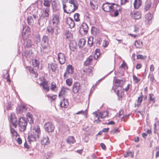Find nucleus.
Returning a JSON list of instances; mask_svg holds the SVG:
<instances>
[{"label":"nucleus","mask_w":159,"mask_h":159,"mask_svg":"<svg viewBox=\"0 0 159 159\" xmlns=\"http://www.w3.org/2000/svg\"><path fill=\"white\" fill-rule=\"evenodd\" d=\"M48 67L49 69H51L53 72H54L56 71L57 67V64L54 63H52L48 65Z\"/></svg>","instance_id":"nucleus-33"},{"label":"nucleus","mask_w":159,"mask_h":159,"mask_svg":"<svg viewBox=\"0 0 159 159\" xmlns=\"http://www.w3.org/2000/svg\"><path fill=\"white\" fill-rule=\"evenodd\" d=\"M45 130L48 132H53L54 129V126L53 125L51 122H47L44 125Z\"/></svg>","instance_id":"nucleus-7"},{"label":"nucleus","mask_w":159,"mask_h":159,"mask_svg":"<svg viewBox=\"0 0 159 159\" xmlns=\"http://www.w3.org/2000/svg\"><path fill=\"white\" fill-rule=\"evenodd\" d=\"M69 89L66 87H65L64 86L61 87V90L59 93L58 97L60 98H63V96L65 95L66 93V92L67 90Z\"/></svg>","instance_id":"nucleus-16"},{"label":"nucleus","mask_w":159,"mask_h":159,"mask_svg":"<svg viewBox=\"0 0 159 159\" xmlns=\"http://www.w3.org/2000/svg\"><path fill=\"white\" fill-rule=\"evenodd\" d=\"M93 37L92 36H90L88 38V44L89 46L91 47L93 44Z\"/></svg>","instance_id":"nucleus-46"},{"label":"nucleus","mask_w":159,"mask_h":159,"mask_svg":"<svg viewBox=\"0 0 159 159\" xmlns=\"http://www.w3.org/2000/svg\"><path fill=\"white\" fill-rule=\"evenodd\" d=\"M52 22L53 25L55 27H57L59 20L60 15L59 13L54 14L52 15Z\"/></svg>","instance_id":"nucleus-8"},{"label":"nucleus","mask_w":159,"mask_h":159,"mask_svg":"<svg viewBox=\"0 0 159 159\" xmlns=\"http://www.w3.org/2000/svg\"><path fill=\"white\" fill-rule=\"evenodd\" d=\"M135 46L137 48H142L143 45V43L140 40L136 41L134 43Z\"/></svg>","instance_id":"nucleus-40"},{"label":"nucleus","mask_w":159,"mask_h":159,"mask_svg":"<svg viewBox=\"0 0 159 159\" xmlns=\"http://www.w3.org/2000/svg\"><path fill=\"white\" fill-rule=\"evenodd\" d=\"M65 35L66 38L69 40L72 37V34L69 30H66L65 32Z\"/></svg>","instance_id":"nucleus-44"},{"label":"nucleus","mask_w":159,"mask_h":159,"mask_svg":"<svg viewBox=\"0 0 159 159\" xmlns=\"http://www.w3.org/2000/svg\"><path fill=\"white\" fill-rule=\"evenodd\" d=\"M3 77L4 78L7 79V82L9 83L10 82L11 80L9 78V75L7 71V72L5 74L3 75Z\"/></svg>","instance_id":"nucleus-50"},{"label":"nucleus","mask_w":159,"mask_h":159,"mask_svg":"<svg viewBox=\"0 0 159 159\" xmlns=\"http://www.w3.org/2000/svg\"><path fill=\"white\" fill-rule=\"evenodd\" d=\"M18 129L21 132L25 131L26 128L27 122L26 118L23 117H20L18 122Z\"/></svg>","instance_id":"nucleus-3"},{"label":"nucleus","mask_w":159,"mask_h":159,"mask_svg":"<svg viewBox=\"0 0 159 159\" xmlns=\"http://www.w3.org/2000/svg\"><path fill=\"white\" fill-rule=\"evenodd\" d=\"M27 119L28 120L30 123H32L33 122L32 115L30 112H28L27 115Z\"/></svg>","instance_id":"nucleus-36"},{"label":"nucleus","mask_w":159,"mask_h":159,"mask_svg":"<svg viewBox=\"0 0 159 159\" xmlns=\"http://www.w3.org/2000/svg\"><path fill=\"white\" fill-rule=\"evenodd\" d=\"M25 110V107L24 106H20L18 108L19 112L20 113H21Z\"/></svg>","instance_id":"nucleus-53"},{"label":"nucleus","mask_w":159,"mask_h":159,"mask_svg":"<svg viewBox=\"0 0 159 159\" xmlns=\"http://www.w3.org/2000/svg\"><path fill=\"white\" fill-rule=\"evenodd\" d=\"M59 30L57 27H55L53 28L51 26H48L47 27L46 32L49 35H52L54 33L55 34H58V30Z\"/></svg>","instance_id":"nucleus-5"},{"label":"nucleus","mask_w":159,"mask_h":159,"mask_svg":"<svg viewBox=\"0 0 159 159\" xmlns=\"http://www.w3.org/2000/svg\"><path fill=\"white\" fill-rule=\"evenodd\" d=\"M66 71L68 74H72L74 72V68L72 65H69L66 67Z\"/></svg>","instance_id":"nucleus-26"},{"label":"nucleus","mask_w":159,"mask_h":159,"mask_svg":"<svg viewBox=\"0 0 159 159\" xmlns=\"http://www.w3.org/2000/svg\"><path fill=\"white\" fill-rule=\"evenodd\" d=\"M100 55V49H97L95 51V53L94 57L95 59H97Z\"/></svg>","instance_id":"nucleus-47"},{"label":"nucleus","mask_w":159,"mask_h":159,"mask_svg":"<svg viewBox=\"0 0 159 159\" xmlns=\"http://www.w3.org/2000/svg\"><path fill=\"white\" fill-rule=\"evenodd\" d=\"M48 138L47 136L44 137L41 141V143L42 145H47L49 143Z\"/></svg>","instance_id":"nucleus-32"},{"label":"nucleus","mask_w":159,"mask_h":159,"mask_svg":"<svg viewBox=\"0 0 159 159\" xmlns=\"http://www.w3.org/2000/svg\"><path fill=\"white\" fill-rule=\"evenodd\" d=\"M30 29L29 26H23V32L22 34V37L24 38V36L25 34H26L30 32Z\"/></svg>","instance_id":"nucleus-27"},{"label":"nucleus","mask_w":159,"mask_h":159,"mask_svg":"<svg viewBox=\"0 0 159 159\" xmlns=\"http://www.w3.org/2000/svg\"><path fill=\"white\" fill-rule=\"evenodd\" d=\"M80 89V83L78 82H74L72 87V92L75 94L78 93Z\"/></svg>","instance_id":"nucleus-10"},{"label":"nucleus","mask_w":159,"mask_h":159,"mask_svg":"<svg viewBox=\"0 0 159 159\" xmlns=\"http://www.w3.org/2000/svg\"><path fill=\"white\" fill-rule=\"evenodd\" d=\"M127 155L128 156H130L132 158L134 157V152L132 151H129L127 152Z\"/></svg>","instance_id":"nucleus-58"},{"label":"nucleus","mask_w":159,"mask_h":159,"mask_svg":"<svg viewBox=\"0 0 159 159\" xmlns=\"http://www.w3.org/2000/svg\"><path fill=\"white\" fill-rule=\"evenodd\" d=\"M142 3V0H134V6L135 9H137L141 6Z\"/></svg>","instance_id":"nucleus-31"},{"label":"nucleus","mask_w":159,"mask_h":159,"mask_svg":"<svg viewBox=\"0 0 159 159\" xmlns=\"http://www.w3.org/2000/svg\"><path fill=\"white\" fill-rule=\"evenodd\" d=\"M31 67H29V69L30 70V72L31 73H32V74H34V77H36L38 75V73H35V71H34V70H33V69H32L31 70H30V69H31Z\"/></svg>","instance_id":"nucleus-59"},{"label":"nucleus","mask_w":159,"mask_h":159,"mask_svg":"<svg viewBox=\"0 0 159 159\" xmlns=\"http://www.w3.org/2000/svg\"><path fill=\"white\" fill-rule=\"evenodd\" d=\"M40 37L39 35H37L36 37L35 41L37 43H38L40 41Z\"/></svg>","instance_id":"nucleus-63"},{"label":"nucleus","mask_w":159,"mask_h":159,"mask_svg":"<svg viewBox=\"0 0 159 159\" xmlns=\"http://www.w3.org/2000/svg\"><path fill=\"white\" fill-rule=\"evenodd\" d=\"M88 26L85 23H83L80 27L79 31L80 33L82 35H85L88 32Z\"/></svg>","instance_id":"nucleus-6"},{"label":"nucleus","mask_w":159,"mask_h":159,"mask_svg":"<svg viewBox=\"0 0 159 159\" xmlns=\"http://www.w3.org/2000/svg\"><path fill=\"white\" fill-rule=\"evenodd\" d=\"M115 83L116 84V87L115 88V91H117L118 92H119V89H117L118 88L121 89L123 85V81L122 80L116 79L115 80Z\"/></svg>","instance_id":"nucleus-13"},{"label":"nucleus","mask_w":159,"mask_h":159,"mask_svg":"<svg viewBox=\"0 0 159 159\" xmlns=\"http://www.w3.org/2000/svg\"><path fill=\"white\" fill-rule=\"evenodd\" d=\"M48 98H49V100L51 101H53L56 98V95H54L52 94H49L47 95Z\"/></svg>","instance_id":"nucleus-48"},{"label":"nucleus","mask_w":159,"mask_h":159,"mask_svg":"<svg viewBox=\"0 0 159 159\" xmlns=\"http://www.w3.org/2000/svg\"><path fill=\"white\" fill-rule=\"evenodd\" d=\"M93 68L92 66H90L88 68L84 70V71L89 76H92L93 73H92Z\"/></svg>","instance_id":"nucleus-30"},{"label":"nucleus","mask_w":159,"mask_h":159,"mask_svg":"<svg viewBox=\"0 0 159 159\" xmlns=\"http://www.w3.org/2000/svg\"><path fill=\"white\" fill-rule=\"evenodd\" d=\"M41 2L44 7H46V8L50 9L52 0H43Z\"/></svg>","instance_id":"nucleus-22"},{"label":"nucleus","mask_w":159,"mask_h":159,"mask_svg":"<svg viewBox=\"0 0 159 159\" xmlns=\"http://www.w3.org/2000/svg\"><path fill=\"white\" fill-rule=\"evenodd\" d=\"M140 27L138 25H136L134 26V31L135 32H139V28Z\"/></svg>","instance_id":"nucleus-60"},{"label":"nucleus","mask_w":159,"mask_h":159,"mask_svg":"<svg viewBox=\"0 0 159 159\" xmlns=\"http://www.w3.org/2000/svg\"><path fill=\"white\" fill-rule=\"evenodd\" d=\"M86 40L84 39H80L78 42V44L80 48H83L85 45Z\"/></svg>","instance_id":"nucleus-37"},{"label":"nucleus","mask_w":159,"mask_h":159,"mask_svg":"<svg viewBox=\"0 0 159 159\" xmlns=\"http://www.w3.org/2000/svg\"><path fill=\"white\" fill-rule=\"evenodd\" d=\"M119 7V5H117V6H114V9H112L111 12H114V16L115 17H116L119 15V12L121 11L120 8H118Z\"/></svg>","instance_id":"nucleus-25"},{"label":"nucleus","mask_w":159,"mask_h":159,"mask_svg":"<svg viewBox=\"0 0 159 159\" xmlns=\"http://www.w3.org/2000/svg\"><path fill=\"white\" fill-rule=\"evenodd\" d=\"M93 114L94 115L95 117V120L94 121L96 122L97 123H98L100 121L99 119V115H98V114L97 113V111L94 112L93 113Z\"/></svg>","instance_id":"nucleus-41"},{"label":"nucleus","mask_w":159,"mask_h":159,"mask_svg":"<svg viewBox=\"0 0 159 159\" xmlns=\"http://www.w3.org/2000/svg\"><path fill=\"white\" fill-rule=\"evenodd\" d=\"M80 14L78 13H76L74 15V18L76 21H79L80 20L79 19Z\"/></svg>","instance_id":"nucleus-51"},{"label":"nucleus","mask_w":159,"mask_h":159,"mask_svg":"<svg viewBox=\"0 0 159 159\" xmlns=\"http://www.w3.org/2000/svg\"><path fill=\"white\" fill-rule=\"evenodd\" d=\"M10 131L11 134L13 136H16L17 134V132L15 131V129L11 127H10Z\"/></svg>","instance_id":"nucleus-55"},{"label":"nucleus","mask_w":159,"mask_h":159,"mask_svg":"<svg viewBox=\"0 0 159 159\" xmlns=\"http://www.w3.org/2000/svg\"><path fill=\"white\" fill-rule=\"evenodd\" d=\"M24 54L28 60H30L33 58V53L32 50H25L24 52Z\"/></svg>","instance_id":"nucleus-14"},{"label":"nucleus","mask_w":159,"mask_h":159,"mask_svg":"<svg viewBox=\"0 0 159 159\" xmlns=\"http://www.w3.org/2000/svg\"><path fill=\"white\" fill-rule=\"evenodd\" d=\"M48 19L40 16L38 20V23L39 25L41 26H43L46 23Z\"/></svg>","instance_id":"nucleus-21"},{"label":"nucleus","mask_w":159,"mask_h":159,"mask_svg":"<svg viewBox=\"0 0 159 159\" xmlns=\"http://www.w3.org/2000/svg\"><path fill=\"white\" fill-rule=\"evenodd\" d=\"M32 43L30 40L29 39H26L24 43V45L25 46L29 47L32 45Z\"/></svg>","instance_id":"nucleus-39"},{"label":"nucleus","mask_w":159,"mask_h":159,"mask_svg":"<svg viewBox=\"0 0 159 159\" xmlns=\"http://www.w3.org/2000/svg\"><path fill=\"white\" fill-rule=\"evenodd\" d=\"M66 85L69 87L72 85L73 83V80L72 78H69L66 79Z\"/></svg>","instance_id":"nucleus-42"},{"label":"nucleus","mask_w":159,"mask_h":159,"mask_svg":"<svg viewBox=\"0 0 159 159\" xmlns=\"http://www.w3.org/2000/svg\"><path fill=\"white\" fill-rule=\"evenodd\" d=\"M49 11L50 9L46 8H43V9L42 14L40 16L48 19L49 15L48 12Z\"/></svg>","instance_id":"nucleus-17"},{"label":"nucleus","mask_w":159,"mask_h":159,"mask_svg":"<svg viewBox=\"0 0 159 159\" xmlns=\"http://www.w3.org/2000/svg\"><path fill=\"white\" fill-rule=\"evenodd\" d=\"M58 59L60 64H63L66 61V58L65 55L62 53L59 52L58 55Z\"/></svg>","instance_id":"nucleus-12"},{"label":"nucleus","mask_w":159,"mask_h":159,"mask_svg":"<svg viewBox=\"0 0 159 159\" xmlns=\"http://www.w3.org/2000/svg\"><path fill=\"white\" fill-rule=\"evenodd\" d=\"M90 5L91 7L94 10H95L98 8V5L95 4L92 2H90Z\"/></svg>","instance_id":"nucleus-56"},{"label":"nucleus","mask_w":159,"mask_h":159,"mask_svg":"<svg viewBox=\"0 0 159 159\" xmlns=\"http://www.w3.org/2000/svg\"><path fill=\"white\" fill-rule=\"evenodd\" d=\"M40 85L42 86L45 92H47L49 91V88L47 82L43 81L40 84Z\"/></svg>","instance_id":"nucleus-20"},{"label":"nucleus","mask_w":159,"mask_h":159,"mask_svg":"<svg viewBox=\"0 0 159 159\" xmlns=\"http://www.w3.org/2000/svg\"><path fill=\"white\" fill-rule=\"evenodd\" d=\"M33 134H35L37 137H39L41 135V131L39 126L35 125L34 126L33 129Z\"/></svg>","instance_id":"nucleus-11"},{"label":"nucleus","mask_w":159,"mask_h":159,"mask_svg":"<svg viewBox=\"0 0 159 159\" xmlns=\"http://www.w3.org/2000/svg\"><path fill=\"white\" fill-rule=\"evenodd\" d=\"M151 4L152 2L150 1H148L147 2L144 7V9L146 11H147L149 9L151 6Z\"/></svg>","instance_id":"nucleus-45"},{"label":"nucleus","mask_w":159,"mask_h":159,"mask_svg":"<svg viewBox=\"0 0 159 159\" xmlns=\"http://www.w3.org/2000/svg\"><path fill=\"white\" fill-rule=\"evenodd\" d=\"M152 15L150 13H148L145 15V19L146 21H147L148 24H150L151 23V20L152 18Z\"/></svg>","instance_id":"nucleus-29"},{"label":"nucleus","mask_w":159,"mask_h":159,"mask_svg":"<svg viewBox=\"0 0 159 159\" xmlns=\"http://www.w3.org/2000/svg\"><path fill=\"white\" fill-rule=\"evenodd\" d=\"M51 89L54 91L57 90L56 83L53 82H52L51 84Z\"/></svg>","instance_id":"nucleus-49"},{"label":"nucleus","mask_w":159,"mask_h":159,"mask_svg":"<svg viewBox=\"0 0 159 159\" xmlns=\"http://www.w3.org/2000/svg\"><path fill=\"white\" fill-rule=\"evenodd\" d=\"M142 95L138 98L136 104H135V106L137 105V107L139 106L141 104V102L143 101Z\"/></svg>","instance_id":"nucleus-43"},{"label":"nucleus","mask_w":159,"mask_h":159,"mask_svg":"<svg viewBox=\"0 0 159 159\" xmlns=\"http://www.w3.org/2000/svg\"><path fill=\"white\" fill-rule=\"evenodd\" d=\"M68 2L71 5L67 6V10H65V12L70 14L78 9V5L75 0H69Z\"/></svg>","instance_id":"nucleus-2"},{"label":"nucleus","mask_w":159,"mask_h":159,"mask_svg":"<svg viewBox=\"0 0 159 159\" xmlns=\"http://www.w3.org/2000/svg\"><path fill=\"white\" fill-rule=\"evenodd\" d=\"M133 80L134 83H137L140 81V79L138 78L135 75L133 76Z\"/></svg>","instance_id":"nucleus-54"},{"label":"nucleus","mask_w":159,"mask_h":159,"mask_svg":"<svg viewBox=\"0 0 159 159\" xmlns=\"http://www.w3.org/2000/svg\"><path fill=\"white\" fill-rule=\"evenodd\" d=\"M33 66L34 67H37L39 65L38 61L37 60L34 59L32 62Z\"/></svg>","instance_id":"nucleus-52"},{"label":"nucleus","mask_w":159,"mask_h":159,"mask_svg":"<svg viewBox=\"0 0 159 159\" xmlns=\"http://www.w3.org/2000/svg\"><path fill=\"white\" fill-rule=\"evenodd\" d=\"M130 14L131 16L135 19H139L141 17L140 12L136 11H131Z\"/></svg>","instance_id":"nucleus-18"},{"label":"nucleus","mask_w":159,"mask_h":159,"mask_svg":"<svg viewBox=\"0 0 159 159\" xmlns=\"http://www.w3.org/2000/svg\"><path fill=\"white\" fill-rule=\"evenodd\" d=\"M86 114V110L85 111H79L76 113V115H79L81 114L82 115Z\"/></svg>","instance_id":"nucleus-61"},{"label":"nucleus","mask_w":159,"mask_h":159,"mask_svg":"<svg viewBox=\"0 0 159 159\" xmlns=\"http://www.w3.org/2000/svg\"><path fill=\"white\" fill-rule=\"evenodd\" d=\"M28 24L30 25H32L34 23V20L32 18V16H30L28 17L27 19Z\"/></svg>","instance_id":"nucleus-35"},{"label":"nucleus","mask_w":159,"mask_h":159,"mask_svg":"<svg viewBox=\"0 0 159 159\" xmlns=\"http://www.w3.org/2000/svg\"><path fill=\"white\" fill-rule=\"evenodd\" d=\"M66 141L69 143H73L75 142V140L74 137L72 136L68 137L66 139Z\"/></svg>","instance_id":"nucleus-34"},{"label":"nucleus","mask_w":159,"mask_h":159,"mask_svg":"<svg viewBox=\"0 0 159 159\" xmlns=\"http://www.w3.org/2000/svg\"><path fill=\"white\" fill-rule=\"evenodd\" d=\"M49 39L48 37L45 35L43 36L41 42V51L45 53L48 52L50 48V46L48 44Z\"/></svg>","instance_id":"nucleus-1"},{"label":"nucleus","mask_w":159,"mask_h":159,"mask_svg":"<svg viewBox=\"0 0 159 159\" xmlns=\"http://www.w3.org/2000/svg\"><path fill=\"white\" fill-rule=\"evenodd\" d=\"M68 101L67 99L63 98L62 100L60 102V105L61 107L66 108L68 105Z\"/></svg>","instance_id":"nucleus-23"},{"label":"nucleus","mask_w":159,"mask_h":159,"mask_svg":"<svg viewBox=\"0 0 159 159\" xmlns=\"http://www.w3.org/2000/svg\"><path fill=\"white\" fill-rule=\"evenodd\" d=\"M109 44L108 42L106 40H104L102 44V46L104 47H107Z\"/></svg>","instance_id":"nucleus-62"},{"label":"nucleus","mask_w":159,"mask_h":159,"mask_svg":"<svg viewBox=\"0 0 159 159\" xmlns=\"http://www.w3.org/2000/svg\"><path fill=\"white\" fill-rule=\"evenodd\" d=\"M153 94L152 93H150L149 94V100L150 101H152L154 102L155 101V98L153 97Z\"/></svg>","instance_id":"nucleus-57"},{"label":"nucleus","mask_w":159,"mask_h":159,"mask_svg":"<svg viewBox=\"0 0 159 159\" xmlns=\"http://www.w3.org/2000/svg\"><path fill=\"white\" fill-rule=\"evenodd\" d=\"M118 132V129H113L111 132V134H114L116 133H117Z\"/></svg>","instance_id":"nucleus-64"},{"label":"nucleus","mask_w":159,"mask_h":159,"mask_svg":"<svg viewBox=\"0 0 159 159\" xmlns=\"http://www.w3.org/2000/svg\"><path fill=\"white\" fill-rule=\"evenodd\" d=\"M39 137H37L35 134H33L28 135V139L29 141L30 142L31 141L33 142L35 141L37 139H39Z\"/></svg>","instance_id":"nucleus-28"},{"label":"nucleus","mask_w":159,"mask_h":159,"mask_svg":"<svg viewBox=\"0 0 159 159\" xmlns=\"http://www.w3.org/2000/svg\"><path fill=\"white\" fill-rule=\"evenodd\" d=\"M108 115V112L107 111L100 112L99 113V116L102 119H103L107 116Z\"/></svg>","instance_id":"nucleus-38"},{"label":"nucleus","mask_w":159,"mask_h":159,"mask_svg":"<svg viewBox=\"0 0 159 159\" xmlns=\"http://www.w3.org/2000/svg\"><path fill=\"white\" fill-rule=\"evenodd\" d=\"M117 6V5L114 3H110L108 2L104 3L102 6L103 10L107 12H111L112 9H114V6Z\"/></svg>","instance_id":"nucleus-4"},{"label":"nucleus","mask_w":159,"mask_h":159,"mask_svg":"<svg viewBox=\"0 0 159 159\" xmlns=\"http://www.w3.org/2000/svg\"><path fill=\"white\" fill-rule=\"evenodd\" d=\"M11 120L12 125L15 127L16 128L17 126V119L14 115L11 114Z\"/></svg>","instance_id":"nucleus-19"},{"label":"nucleus","mask_w":159,"mask_h":159,"mask_svg":"<svg viewBox=\"0 0 159 159\" xmlns=\"http://www.w3.org/2000/svg\"><path fill=\"white\" fill-rule=\"evenodd\" d=\"M66 23L69 26L68 27L70 28L74 27L75 26V23L74 21L70 17H68L66 20Z\"/></svg>","instance_id":"nucleus-15"},{"label":"nucleus","mask_w":159,"mask_h":159,"mask_svg":"<svg viewBox=\"0 0 159 159\" xmlns=\"http://www.w3.org/2000/svg\"><path fill=\"white\" fill-rule=\"evenodd\" d=\"M52 7L54 11H58L60 9V6L58 2L56 0H52Z\"/></svg>","instance_id":"nucleus-9"},{"label":"nucleus","mask_w":159,"mask_h":159,"mask_svg":"<svg viewBox=\"0 0 159 159\" xmlns=\"http://www.w3.org/2000/svg\"><path fill=\"white\" fill-rule=\"evenodd\" d=\"M93 57L92 56H89L84 62V65L86 66L90 65L93 60Z\"/></svg>","instance_id":"nucleus-24"}]
</instances>
